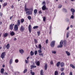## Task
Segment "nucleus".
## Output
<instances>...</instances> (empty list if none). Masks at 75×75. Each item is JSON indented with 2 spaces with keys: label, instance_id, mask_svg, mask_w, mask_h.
I'll return each mask as SVG.
<instances>
[{
  "label": "nucleus",
  "instance_id": "nucleus-1",
  "mask_svg": "<svg viewBox=\"0 0 75 75\" xmlns=\"http://www.w3.org/2000/svg\"><path fill=\"white\" fill-rule=\"evenodd\" d=\"M24 10L26 12V14H27V15H31L33 14V13L31 11H28V10H30V9L27 8V4H26L25 5Z\"/></svg>",
  "mask_w": 75,
  "mask_h": 75
},
{
  "label": "nucleus",
  "instance_id": "nucleus-2",
  "mask_svg": "<svg viewBox=\"0 0 75 75\" xmlns=\"http://www.w3.org/2000/svg\"><path fill=\"white\" fill-rule=\"evenodd\" d=\"M64 43V40H62L60 42V45H58L57 48H62L63 46V44Z\"/></svg>",
  "mask_w": 75,
  "mask_h": 75
},
{
  "label": "nucleus",
  "instance_id": "nucleus-3",
  "mask_svg": "<svg viewBox=\"0 0 75 75\" xmlns=\"http://www.w3.org/2000/svg\"><path fill=\"white\" fill-rule=\"evenodd\" d=\"M50 45L52 47H54L55 45V41H52Z\"/></svg>",
  "mask_w": 75,
  "mask_h": 75
},
{
  "label": "nucleus",
  "instance_id": "nucleus-4",
  "mask_svg": "<svg viewBox=\"0 0 75 75\" xmlns=\"http://www.w3.org/2000/svg\"><path fill=\"white\" fill-rule=\"evenodd\" d=\"M5 54H6V52H3L1 54V58L2 59H3V58H4V55H5Z\"/></svg>",
  "mask_w": 75,
  "mask_h": 75
},
{
  "label": "nucleus",
  "instance_id": "nucleus-5",
  "mask_svg": "<svg viewBox=\"0 0 75 75\" xmlns=\"http://www.w3.org/2000/svg\"><path fill=\"white\" fill-rule=\"evenodd\" d=\"M14 25V24L12 23L11 25H10L9 26L10 29L11 30H12L13 29V26Z\"/></svg>",
  "mask_w": 75,
  "mask_h": 75
},
{
  "label": "nucleus",
  "instance_id": "nucleus-6",
  "mask_svg": "<svg viewBox=\"0 0 75 75\" xmlns=\"http://www.w3.org/2000/svg\"><path fill=\"white\" fill-rule=\"evenodd\" d=\"M18 26L17 25H15L14 27V30L15 31H17V30H18Z\"/></svg>",
  "mask_w": 75,
  "mask_h": 75
},
{
  "label": "nucleus",
  "instance_id": "nucleus-7",
  "mask_svg": "<svg viewBox=\"0 0 75 75\" xmlns=\"http://www.w3.org/2000/svg\"><path fill=\"white\" fill-rule=\"evenodd\" d=\"M28 30L29 33H31V26L30 25L28 26Z\"/></svg>",
  "mask_w": 75,
  "mask_h": 75
},
{
  "label": "nucleus",
  "instance_id": "nucleus-8",
  "mask_svg": "<svg viewBox=\"0 0 75 75\" xmlns=\"http://www.w3.org/2000/svg\"><path fill=\"white\" fill-rule=\"evenodd\" d=\"M20 29V31L21 32H23V31H24V28L23 26H21Z\"/></svg>",
  "mask_w": 75,
  "mask_h": 75
},
{
  "label": "nucleus",
  "instance_id": "nucleus-9",
  "mask_svg": "<svg viewBox=\"0 0 75 75\" xmlns=\"http://www.w3.org/2000/svg\"><path fill=\"white\" fill-rule=\"evenodd\" d=\"M71 11L72 13V15H74V13H75V10L72 8H71Z\"/></svg>",
  "mask_w": 75,
  "mask_h": 75
},
{
  "label": "nucleus",
  "instance_id": "nucleus-10",
  "mask_svg": "<svg viewBox=\"0 0 75 75\" xmlns=\"http://www.w3.org/2000/svg\"><path fill=\"white\" fill-rule=\"evenodd\" d=\"M60 65L61 67H64L65 65V64L63 62H61L60 64Z\"/></svg>",
  "mask_w": 75,
  "mask_h": 75
},
{
  "label": "nucleus",
  "instance_id": "nucleus-11",
  "mask_svg": "<svg viewBox=\"0 0 75 75\" xmlns=\"http://www.w3.org/2000/svg\"><path fill=\"white\" fill-rule=\"evenodd\" d=\"M42 10H46V6H45V5H43L42 6Z\"/></svg>",
  "mask_w": 75,
  "mask_h": 75
},
{
  "label": "nucleus",
  "instance_id": "nucleus-12",
  "mask_svg": "<svg viewBox=\"0 0 75 75\" xmlns=\"http://www.w3.org/2000/svg\"><path fill=\"white\" fill-rule=\"evenodd\" d=\"M6 47L7 50H8L9 48H10V44L9 43H8L7 45L6 46Z\"/></svg>",
  "mask_w": 75,
  "mask_h": 75
},
{
  "label": "nucleus",
  "instance_id": "nucleus-13",
  "mask_svg": "<svg viewBox=\"0 0 75 75\" xmlns=\"http://www.w3.org/2000/svg\"><path fill=\"white\" fill-rule=\"evenodd\" d=\"M45 70H47V68H48V65L47 64H45Z\"/></svg>",
  "mask_w": 75,
  "mask_h": 75
},
{
  "label": "nucleus",
  "instance_id": "nucleus-14",
  "mask_svg": "<svg viewBox=\"0 0 75 75\" xmlns=\"http://www.w3.org/2000/svg\"><path fill=\"white\" fill-rule=\"evenodd\" d=\"M30 67H31L30 69H32L34 68H35L36 67V66H34L33 65H31L30 66Z\"/></svg>",
  "mask_w": 75,
  "mask_h": 75
},
{
  "label": "nucleus",
  "instance_id": "nucleus-15",
  "mask_svg": "<svg viewBox=\"0 0 75 75\" xmlns=\"http://www.w3.org/2000/svg\"><path fill=\"white\" fill-rule=\"evenodd\" d=\"M20 20H18L17 24L16 25H18V26H19V25H20Z\"/></svg>",
  "mask_w": 75,
  "mask_h": 75
},
{
  "label": "nucleus",
  "instance_id": "nucleus-16",
  "mask_svg": "<svg viewBox=\"0 0 75 75\" xmlns=\"http://www.w3.org/2000/svg\"><path fill=\"white\" fill-rule=\"evenodd\" d=\"M60 62H59L57 63L56 66L57 67H59V65H60Z\"/></svg>",
  "mask_w": 75,
  "mask_h": 75
},
{
  "label": "nucleus",
  "instance_id": "nucleus-17",
  "mask_svg": "<svg viewBox=\"0 0 75 75\" xmlns=\"http://www.w3.org/2000/svg\"><path fill=\"white\" fill-rule=\"evenodd\" d=\"M4 69L3 68H2L1 69V74H3V73L4 72Z\"/></svg>",
  "mask_w": 75,
  "mask_h": 75
},
{
  "label": "nucleus",
  "instance_id": "nucleus-18",
  "mask_svg": "<svg viewBox=\"0 0 75 75\" xmlns=\"http://www.w3.org/2000/svg\"><path fill=\"white\" fill-rule=\"evenodd\" d=\"M19 52L20 53H21V54H23V53H24V50L23 49H21L19 50Z\"/></svg>",
  "mask_w": 75,
  "mask_h": 75
},
{
  "label": "nucleus",
  "instance_id": "nucleus-19",
  "mask_svg": "<svg viewBox=\"0 0 75 75\" xmlns=\"http://www.w3.org/2000/svg\"><path fill=\"white\" fill-rule=\"evenodd\" d=\"M30 73L31 74H32V75H35V73L33 72V71L31 70H30Z\"/></svg>",
  "mask_w": 75,
  "mask_h": 75
},
{
  "label": "nucleus",
  "instance_id": "nucleus-20",
  "mask_svg": "<svg viewBox=\"0 0 75 75\" xmlns=\"http://www.w3.org/2000/svg\"><path fill=\"white\" fill-rule=\"evenodd\" d=\"M34 13H35L34 15L37 14V10L35 9L34 11Z\"/></svg>",
  "mask_w": 75,
  "mask_h": 75
},
{
  "label": "nucleus",
  "instance_id": "nucleus-21",
  "mask_svg": "<svg viewBox=\"0 0 75 75\" xmlns=\"http://www.w3.org/2000/svg\"><path fill=\"white\" fill-rule=\"evenodd\" d=\"M66 53L67 55L68 56H69V55H70V53H69V52L66 51Z\"/></svg>",
  "mask_w": 75,
  "mask_h": 75
},
{
  "label": "nucleus",
  "instance_id": "nucleus-22",
  "mask_svg": "<svg viewBox=\"0 0 75 75\" xmlns=\"http://www.w3.org/2000/svg\"><path fill=\"white\" fill-rule=\"evenodd\" d=\"M10 34L12 36H13V35H14L15 33H14V32H12Z\"/></svg>",
  "mask_w": 75,
  "mask_h": 75
},
{
  "label": "nucleus",
  "instance_id": "nucleus-23",
  "mask_svg": "<svg viewBox=\"0 0 75 75\" xmlns=\"http://www.w3.org/2000/svg\"><path fill=\"white\" fill-rule=\"evenodd\" d=\"M35 62V64H37V65L38 66H40V62L39 61H38V62Z\"/></svg>",
  "mask_w": 75,
  "mask_h": 75
},
{
  "label": "nucleus",
  "instance_id": "nucleus-24",
  "mask_svg": "<svg viewBox=\"0 0 75 75\" xmlns=\"http://www.w3.org/2000/svg\"><path fill=\"white\" fill-rule=\"evenodd\" d=\"M41 50H42V49H39L38 50V53H41V52H42V51Z\"/></svg>",
  "mask_w": 75,
  "mask_h": 75
},
{
  "label": "nucleus",
  "instance_id": "nucleus-25",
  "mask_svg": "<svg viewBox=\"0 0 75 75\" xmlns=\"http://www.w3.org/2000/svg\"><path fill=\"white\" fill-rule=\"evenodd\" d=\"M30 54L31 56H33V55L34 54V53L33 52V51H31L30 52Z\"/></svg>",
  "mask_w": 75,
  "mask_h": 75
},
{
  "label": "nucleus",
  "instance_id": "nucleus-26",
  "mask_svg": "<svg viewBox=\"0 0 75 75\" xmlns=\"http://www.w3.org/2000/svg\"><path fill=\"white\" fill-rule=\"evenodd\" d=\"M38 28V26H34L33 28V29H34V30H35V29H37V28Z\"/></svg>",
  "mask_w": 75,
  "mask_h": 75
},
{
  "label": "nucleus",
  "instance_id": "nucleus-27",
  "mask_svg": "<svg viewBox=\"0 0 75 75\" xmlns=\"http://www.w3.org/2000/svg\"><path fill=\"white\" fill-rule=\"evenodd\" d=\"M37 33L38 36H40V34H41V32H40V31L37 32Z\"/></svg>",
  "mask_w": 75,
  "mask_h": 75
},
{
  "label": "nucleus",
  "instance_id": "nucleus-28",
  "mask_svg": "<svg viewBox=\"0 0 75 75\" xmlns=\"http://www.w3.org/2000/svg\"><path fill=\"white\" fill-rule=\"evenodd\" d=\"M64 47H65V46H66V45H67V41L64 40Z\"/></svg>",
  "mask_w": 75,
  "mask_h": 75
},
{
  "label": "nucleus",
  "instance_id": "nucleus-29",
  "mask_svg": "<svg viewBox=\"0 0 75 75\" xmlns=\"http://www.w3.org/2000/svg\"><path fill=\"white\" fill-rule=\"evenodd\" d=\"M12 62H13V59H10L9 61V64H10V65H11Z\"/></svg>",
  "mask_w": 75,
  "mask_h": 75
},
{
  "label": "nucleus",
  "instance_id": "nucleus-30",
  "mask_svg": "<svg viewBox=\"0 0 75 75\" xmlns=\"http://www.w3.org/2000/svg\"><path fill=\"white\" fill-rule=\"evenodd\" d=\"M62 11H64V12H65V13H67V9H66L65 8H63L62 9Z\"/></svg>",
  "mask_w": 75,
  "mask_h": 75
},
{
  "label": "nucleus",
  "instance_id": "nucleus-31",
  "mask_svg": "<svg viewBox=\"0 0 75 75\" xmlns=\"http://www.w3.org/2000/svg\"><path fill=\"white\" fill-rule=\"evenodd\" d=\"M38 47V48L39 49H42L41 48V45L40 44L39 45Z\"/></svg>",
  "mask_w": 75,
  "mask_h": 75
},
{
  "label": "nucleus",
  "instance_id": "nucleus-32",
  "mask_svg": "<svg viewBox=\"0 0 75 75\" xmlns=\"http://www.w3.org/2000/svg\"><path fill=\"white\" fill-rule=\"evenodd\" d=\"M21 23H23L24 21V19L23 18H22L21 20Z\"/></svg>",
  "mask_w": 75,
  "mask_h": 75
},
{
  "label": "nucleus",
  "instance_id": "nucleus-33",
  "mask_svg": "<svg viewBox=\"0 0 75 75\" xmlns=\"http://www.w3.org/2000/svg\"><path fill=\"white\" fill-rule=\"evenodd\" d=\"M42 4H43V5H44V6H45V4H46V3L45 1H43L42 3Z\"/></svg>",
  "mask_w": 75,
  "mask_h": 75
},
{
  "label": "nucleus",
  "instance_id": "nucleus-34",
  "mask_svg": "<svg viewBox=\"0 0 75 75\" xmlns=\"http://www.w3.org/2000/svg\"><path fill=\"white\" fill-rule=\"evenodd\" d=\"M54 75H58V71H55L54 72Z\"/></svg>",
  "mask_w": 75,
  "mask_h": 75
},
{
  "label": "nucleus",
  "instance_id": "nucleus-35",
  "mask_svg": "<svg viewBox=\"0 0 75 75\" xmlns=\"http://www.w3.org/2000/svg\"><path fill=\"white\" fill-rule=\"evenodd\" d=\"M8 35V34L7 33H5L4 35V37H7V35Z\"/></svg>",
  "mask_w": 75,
  "mask_h": 75
},
{
  "label": "nucleus",
  "instance_id": "nucleus-36",
  "mask_svg": "<svg viewBox=\"0 0 75 75\" xmlns=\"http://www.w3.org/2000/svg\"><path fill=\"white\" fill-rule=\"evenodd\" d=\"M64 68L61 67L60 68V71L62 72H63L64 71Z\"/></svg>",
  "mask_w": 75,
  "mask_h": 75
},
{
  "label": "nucleus",
  "instance_id": "nucleus-37",
  "mask_svg": "<svg viewBox=\"0 0 75 75\" xmlns=\"http://www.w3.org/2000/svg\"><path fill=\"white\" fill-rule=\"evenodd\" d=\"M70 66L71 67H72V68L73 69H74V66L73 64H70Z\"/></svg>",
  "mask_w": 75,
  "mask_h": 75
},
{
  "label": "nucleus",
  "instance_id": "nucleus-38",
  "mask_svg": "<svg viewBox=\"0 0 75 75\" xmlns=\"http://www.w3.org/2000/svg\"><path fill=\"white\" fill-rule=\"evenodd\" d=\"M30 10V11L32 12V13H33V8L32 7L29 9Z\"/></svg>",
  "mask_w": 75,
  "mask_h": 75
},
{
  "label": "nucleus",
  "instance_id": "nucleus-39",
  "mask_svg": "<svg viewBox=\"0 0 75 75\" xmlns=\"http://www.w3.org/2000/svg\"><path fill=\"white\" fill-rule=\"evenodd\" d=\"M28 20H31V17L30 16H28Z\"/></svg>",
  "mask_w": 75,
  "mask_h": 75
},
{
  "label": "nucleus",
  "instance_id": "nucleus-40",
  "mask_svg": "<svg viewBox=\"0 0 75 75\" xmlns=\"http://www.w3.org/2000/svg\"><path fill=\"white\" fill-rule=\"evenodd\" d=\"M56 52H56V51H52V54H56Z\"/></svg>",
  "mask_w": 75,
  "mask_h": 75
},
{
  "label": "nucleus",
  "instance_id": "nucleus-41",
  "mask_svg": "<svg viewBox=\"0 0 75 75\" xmlns=\"http://www.w3.org/2000/svg\"><path fill=\"white\" fill-rule=\"evenodd\" d=\"M65 21L66 22L68 23L69 22V19L68 18H67L65 19Z\"/></svg>",
  "mask_w": 75,
  "mask_h": 75
},
{
  "label": "nucleus",
  "instance_id": "nucleus-42",
  "mask_svg": "<svg viewBox=\"0 0 75 75\" xmlns=\"http://www.w3.org/2000/svg\"><path fill=\"white\" fill-rule=\"evenodd\" d=\"M43 70H41L40 71V75H43Z\"/></svg>",
  "mask_w": 75,
  "mask_h": 75
},
{
  "label": "nucleus",
  "instance_id": "nucleus-43",
  "mask_svg": "<svg viewBox=\"0 0 75 75\" xmlns=\"http://www.w3.org/2000/svg\"><path fill=\"white\" fill-rule=\"evenodd\" d=\"M27 72V69H25L23 71V73L25 74V72Z\"/></svg>",
  "mask_w": 75,
  "mask_h": 75
},
{
  "label": "nucleus",
  "instance_id": "nucleus-44",
  "mask_svg": "<svg viewBox=\"0 0 75 75\" xmlns=\"http://www.w3.org/2000/svg\"><path fill=\"white\" fill-rule=\"evenodd\" d=\"M35 55H37V51L35 50L34 52Z\"/></svg>",
  "mask_w": 75,
  "mask_h": 75
},
{
  "label": "nucleus",
  "instance_id": "nucleus-45",
  "mask_svg": "<svg viewBox=\"0 0 75 75\" xmlns=\"http://www.w3.org/2000/svg\"><path fill=\"white\" fill-rule=\"evenodd\" d=\"M34 40L35 43H36V44H37V43L38 42V41H37V40L36 39H34Z\"/></svg>",
  "mask_w": 75,
  "mask_h": 75
},
{
  "label": "nucleus",
  "instance_id": "nucleus-46",
  "mask_svg": "<svg viewBox=\"0 0 75 75\" xmlns=\"http://www.w3.org/2000/svg\"><path fill=\"white\" fill-rule=\"evenodd\" d=\"M46 20V18H45V16L43 18V21H45Z\"/></svg>",
  "mask_w": 75,
  "mask_h": 75
},
{
  "label": "nucleus",
  "instance_id": "nucleus-47",
  "mask_svg": "<svg viewBox=\"0 0 75 75\" xmlns=\"http://www.w3.org/2000/svg\"><path fill=\"white\" fill-rule=\"evenodd\" d=\"M7 6V3H4V5H3V7H5Z\"/></svg>",
  "mask_w": 75,
  "mask_h": 75
},
{
  "label": "nucleus",
  "instance_id": "nucleus-48",
  "mask_svg": "<svg viewBox=\"0 0 75 75\" xmlns=\"http://www.w3.org/2000/svg\"><path fill=\"white\" fill-rule=\"evenodd\" d=\"M70 18H72V19H74V15H71L70 17Z\"/></svg>",
  "mask_w": 75,
  "mask_h": 75
},
{
  "label": "nucleus",
  "instance_id": "nucleus-49",
  "mask_svg": "<svg viewBox=\"0 0 75 75\" xmlns=\"http://www.w3.org/2000/svg\"><path fill=\"white\" fill-rule=\"evenodd\" d=\"M15 62L16 63H18V59H16L15 60Z\"/></svg>",
  "mask_w": 75,
  "mask_h": 75
},
{
  "label": "nucleus",
  "instance_id": "nucleus-50",
  "mask_svg": "<svg viewBox=\"0 0 75 75\" xmlns=\"http://www.w3.org/2000/svg\"><path fill=\"white\" fill-rule=\"evenodd\" d=\"M69 32H68L67 34V37L68 38L69 37Z\"/></svg>",
  "mask_w": 75,
  "mask_h": 75
},
{
  "label": "nucleus",
  "instance_id": "nucleus-51",
  "mask_svg": "<svg viewBox=\"0 0 75 75\" xmlns=\"http://www.w3.org/2000/svg\"><path fill=\"white\" fill-rule=\"evenodd\" d=\"M39 55H42V57H43L44 54H43V53H40L39 54Z\"/></svg>",
  "mask_w": 75,
  "mask_h": 75
},
{
  "label": "nucleus",
  "instance_id": "nucleus-52",
  "mask_svg": "<svg viewBox=\"0 0 75 75\" xmlns=\"http://www.w3.org/2000/svg\"><path fill=\"white\" fill-rule=\"evenodd\" d=\"M52 29V26L51 25L50 26L49 28V30L50 31H51Z\"/></svg>",
  "mask_w": 75,
  "mask_h": 75
},
{
  "label": "nucleus",
  "instance_id": "nucleus-53",
  "mask_svg": "<svg viewBox=\"0 0 75 75\" xmlns=\"http://www.w3.org/2000/svg\"><path fill=\"white\" fill-rule=\"evenodd\" d=\"M0 15L1 17H2V16H3V13H2L1 12H0Z\"/></svg>",
  "mask_w": 75,
  "mask_h": 75
},
{
  "label": "nucleus",
  "instance_id": "nucleus-54",
  "mask_svg": "<svg viewBox=\"0 0 75 75\" xmlns=\"http://www.w3.org/2000/svg\"><path fill=\"white\" fill-rule=\"evenodd\" d=\"M46 1V3H50V1H48V0H45Z\"/></svg>",
  "mask_w": 75,
  "mask_h": 75
},
{
  "label": "nucleus",
  "instance_id": "nucleus-55",
  "mask_svg": "<svg viewBox=\"0 0 75 75\" xmlns=\"http://www.w3.org/2000/svg\"><path fill=\"white\" fill-rule=\"evenodd\" d=\"M13 17V16H12L10 17V19L11 20V19Z\"/></svg>",
  "mask_w": 75,
  "mask_h": 75
},
{
  "label": "nucleus",
  "instance_id": "nucleus-56",
  "mask_svg": "<svg viewBox=\"0 0 75 75\" xmlns=\"http://www.w3.org/2000/svg\"><path fill=\"white\" fill-rule=\"evenodd\" d=\"M46 44L48 43V39L46 40Z\"/></svg>",
  "mask_w": 75,
  "mask_h": 75
},
{
  "label": "nucleus",
  "instance_id": "nucleus-57",
  "mask_svg": "<svg viewBox=\"0 0 75 75\" xmlns=\"http://www.w3.org/2000/svg\"><path fill=\"white\" fill-rule=\"evenodd\" d=\"M62 7V5H59V7L58 8H61Z\"/></svg>",
  "mask_w": 75,
  "mask_h": 75
},
{
  "label": "nucleus",
  "instance_id": "nucleus-58",
  "mask_svg": "<svg viewBox=\"0 0 75 75\" xmlns=\"http://www.w3.org/2000/svg\"><path fill=\"white\" fill-rule=\"evenodd\" d=\"M25 62L26 64H28V61L26 60H25Z\"/></svg>",
  "mask_w": 75,
  "mask_h": 75
},
{
  "label": "nucleus",
  "instance_id": "nucleus-59",
  "mask_svg": "<svg viewBox=\"0 0 75 75\" xmlns=\"http://www.w3.org/2000/svg\"><path fill=\"white\" fill-rule=\"evenodd\" d=\"M39 14H42V12H41V11H39Z\"/></svg>",
  "mask_w": 75,
  "mask_h": 75
},
{
  "label": "nucleus",
  "instance_id": "nucleus-60",
  "mask_svg": "<svg viewBox=\"0 0 75 75\" xmlns=\"http://www.w3.org/2000/svg\"><path fill=\"white\" fill-rule=\"evenodd\" d=\"M53 64V61H52L51 60L50 62V64L52 65Z\"/></svg>",
  "mask_w": 75,
  "mask_h": 75
},
{
  "label": "nucleus",
  "instance_id": "nucleus-61",
  "mask_svg": "<svg viewBox=\"0 0 75 75\" xmlns=\"http://www.w3.org/2000/svg\"><path fill=\"white\" fill-rule=\"evenodd\" d=\"M64 72H62L61 73V75H64Z\"/></svg>",
  "mask_w": 75,
  "mask_h": 75
},
{
  "label": "nucleus",
  "instance_id": "nucleus-62",
  "mask_svg": "<svg viewBox=\"0 0 75 75\" xmlns=\"http://www.w3.org/2000/svg\"><path fill=\"white\" fill-rule=\"evenodd\" d=\"M69 75H72V72H71L69 74Z\"/></svg>",
  "mask_w": 75,
  "mask_h": 75
},
{
  "label": "nucleus",
  "instance_id": "nucleus-63",
  "mask_svg": "<svg viewBox=\"0 0 75 75\" xmlns=\"http://www.w3.org/2000/svg\"><path fill=\"white\" fill-rule=\"evenodd\" d=\"M11 8H14V6L13 5L11 6Z\"/></svg>",
  "mask_w": 75,
  "mask_h": 75
},
{
  "label": "nucleus",
  "instance_id": "nucleus-64",
  "mask_svg": "<svg viewBox=\"0 0 75 75\" xmlns=\"http://www.w3.org/2000/svg\"><path fill=\"white\" fill-rule=\"evenodd\" d=\"M70 27V28H72V27H73V26L72 25H71Z\"/></svg>",
  "mask_w": 75,
  "mask_h": 75
}]
</instances>
